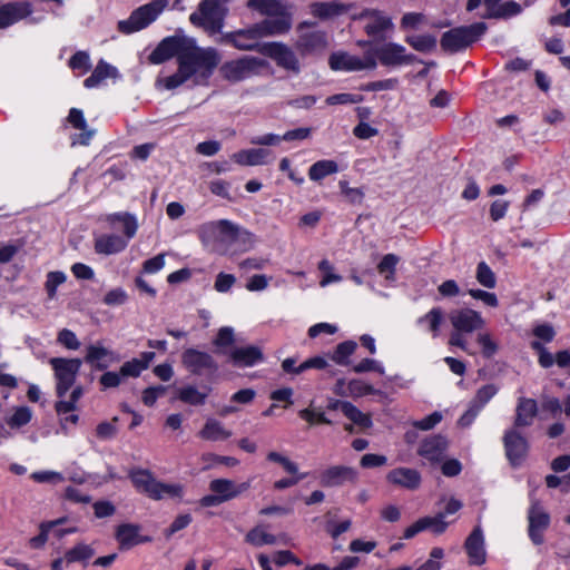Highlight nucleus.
Here are the masks:
<instances>
[{
    "mask_svg": "<svg viewBox=\"0 0 570 570\" xmlns=\"http://www.w3.org/2000/svg\"><path fill=\"white\" fill-rule=\"evenodd\" d=\"M198 236L205 246L224 255L248 252L255 244V236L250 232L228 219L203 224L198 228Z\"/></svg>",
    "mask_w": 570,
    "mask_h": 570,
    "instance_id": "1",
    "label": "nucleus"
},
{
    "mask_svg": "<svg viewBox=\"0 0 570 570\" xmlns=\"http://www.w3.org/2000/svg\"><path fill=\"white\" fill-rule=\"evenodd\" d=\"M219 63V56L213 48H200L188 38L178 58V70L165 79L167 89H175L194 76L207 78Z\"/></svg>",
    "mask_w": 570,
    "mask_h": 570,
    "instance_id": "2",
    "label": "nucleus"
},
{
    "mask_svg": "<svg viewBox=\"0 0 570 570\" xmlns=\"http://www.w3.org/2000/svg\"><path fill=\"white\" fill-rule=\"evenodd\" d=\"M291 29L288 19H265L248 29L230 32L225 36V41L239 50H258L262 46L258 39L266 36L281 35Z\"/></svg>",
    "mask_w": 570,
    "mask_h": 570,
    "instance_id": "3",
    "label": "nucleus"
},
{
    "mask_svg": "<svg viewBox=\"0 0 570 570\" xmlns=\"http://www.w3.org/2000/svg\"><path fill=\"white\" fill-rule=\"evenodd\" d=\"M449 320L453 327L449 337V345L459 347L470 355H474L475 353L469 348L465 335L473 332L479 333L483 330L485 321L482 315L472 308L463 307L451 311Z\"/></svg>",
    "mask_w": 570,
    "mask_h": 570,
    "instance_id": "4",
    "label": "nucleus"
},
{
    "mask_svg": "<svg viewBox=\"0 0 570 570\" xmlns=\"http://www.w3.org/2000/svg\"><path fill=\"white\" fill-rule=\"evenodd\" d=\"M129 478L137 491L146 494L153 500H163L166 498L180 499L184 493L183 485L160 482L156 480L153 473L148 470H132L129 473Z\"/></svg>",
    "mask_w": 570,
    "mask_h": 570,
    "instance_id": "5",
    "label": "nucleus"
},
{
    "mask_svg": "<svg viewBox=\"0 0 570 570\" xmlns=\"http://www.w3.org/2000/svg\"><path fill=\"white\" fill-rule=\"evenodd\" d=\"M228 1L229 0H203L198 6V10L190 14V22L209 32H219L223 28L224 17L227 11L225 6Z\"/></svg>",
    "mask_w": 570,
    "mask_h": 570,
    "instance_id": "6",
    "label": "nucleus"
},
{
    "mask_svg": "<svg viewBox=\"0 0 570 570\" xmlns=\"http://www.w3.org/2000/svg\"><path fill=\"white\" fill-rule=\"evenodd\" d=\"M485 31L484 22L453 28L442 35L440 45L444 51L458 52L475 42Z\"/></svg>",
    "mask_w": 570,
    "mask_h": 570,
    "instance_id": "7",
    "label": "nucleus"
},
{
    "mask_svg": "<svg viewBox=\"0 0 570 570\" xmlns=\"http://www.w3.org/2000/svg\"><path fill=\"white\" fill-rule=\"evenodd\" d=\"M168 6V0H155L136 9L127 20L118 22V29L122 33H132L146 28Z\"/></svg>",
    "mask_w": 570,
    "mask_h": 570,
    "instance_id": "8",
    "label": "nucleus"
},
{
    "mask_svg": "<svg viewBox=\"0 0 570 570\" xmlns=\"http://www.w3.org/2000/svg\"><path fill=\"white\" fill-rule=\"evenodd\" d=\"M266 65L265 60L245 56L243 58L225 62L220 67V73L230 82H239L246 78L258 75Z\"/></svg>",
    "mask_w": 570,
    "mask_h": 570,
    "instance_id": "9",
    "label": "nucleus"
},
{
    "mask_svg": "<svg viewBox=\"0 0 570 570\" xmlns=\"http://www.w3.org/2000/svg\"><path fill=\"white\" fill-rule=\"evenodd\" d=\"M49 363L57 380V395L61 399L75 384L82 362L79 358L52 357Z\"/></svg>",
    "mask_w": 570,
    "mask_h": 570,
    "instance_id": "10",
    "label": "nucleus"
},
{
    "mask_svg": "<svg viewBox=\"0 0 570 570\" xmlns=\"http://www.w3.org/2000/svg\"><path fill=\"white\" fill-rule=\"evenodd\" d=\"M528 535L534 546L544 542V532L550 525V514L538 500H532L528 510Z\"/></svg>",
    "mask_w": 570,
    "mask_h": 570,
    "instance_id": "11",
    "label": "nucleus"
},
{
    "mask_svg": "<svg viewBox=\"0 0 570 570\" xmlns=\"http://www.w3.org/2000/svg\"><path fill=\"white\" fill-rule=\"evenodd\" d=\"M259 52L272 58L276 65L287 71L298 75L301 65L296 53L286 45L281 42L264 43L259 48Z\"/></svg>",
    "mask_w": 570,
    "mask_h": 570,
    "instance_id": "12",
    "label": "nucleus"
},
{
    "mask_svg": "<svg viewBox=\"0 0 570 570\" xmlns=\"http://www.w3.org/2000/svg\"><path fill=\"white\" fill-rule=\"evenodd\" d=\"M328 65L334 71H361L375 69L376 60L372 55H366L364 59H361L347 52L338 51L330 56Z\"/></svg>",
    "mask_w": 570,
    "mask_h": 570,
    "instance_id": "13",
    "label": "nucleus"
},
{
    "mask_svg": "<svg viewBox=\"0 0 570 570\" xmlns=\"http://www.w3.org/2000/svg\"><path fill=\"white\" fill-rule=\"evenodd\" d=\"M181 363L195 375L214 374L218 370V364L209 353L193 347L184 351Z\"/></svg>",
    "mask_w": 570,
    "mask_h": 570,
    "instance_id": "14",
    "label": "nucleus"
},
{
    "mask_svg": "<svg viewBox=\"0 0 570 570\" xmlns=\"http://www.w3.org/2000/svg\"><path fill=\"white\" fill-rule=\"evenodd\" d=\"M305 24L299 27L301 33L296 41V49L302 56L315 55L324 51L328 46L327 36L321 30H304Z\"/></svg>",
    "mask_w": 570,
    "mask_h": 570,
    "instance_id": "15",
    "label": "nucleus"
},
{
    "mask_svg": "<svg viewBox=\"0 0 570 570\" xmlns=\"http://www.w3.org/2000/svg\"><path fill=\"white\" fill-rule=\"evenodd\" d=\"M503 443L508 460L513 466H519L528 454V441L517 430L511 429L505 432Z\"/></svg>",
    "mask_w": 570,
    "mask_h": 570,
    "instance_id": "16",
    "label": "nucleus"
},
{
    "mask_svg": "<svg viewBox=\"0 0 570 570\" xmlns=\"http://www.w3.org/2000/svg\"><path fill=\"white\" fill-rule=\"evenodd\" d=\"M187 39V37L181 36H171L163 39L149 55V61L158 65L169 60L174 56L178 59Z\"/></svg>",
    "mask_w": 570,
    "mask_h": 570,
    "instance_id": "17",
    "label": "nucleus"
},
{
    "mask_svg": "<svg viewBox=\"0 0 570 570\" xmlns=\"http://www.w3.org/2000/svg\"><path fill=\"white\" fill-rule=\"evenodd\" d=\"M357 472L354 468L346 465H333L325 469L320 475V482L323 487H341L344 483L356 482Z\"/></svg>",
    "mask_w": 570,
    "mask_h": 570,
    "instance_id": "18",
    "label": "nucleus"
},
{
    "mask_svg": "<svg viewBox=\"0 0 570 570\" xmlns=\"http://www.w3.org/2000/svg\"><path fill=\"white\" fill-rule=\"evenodd\" d=\"M228 358L236 367H252L264 360V354L258 346L248 345L232 348Z\"/></svg>",
    "mask_w": 570,
    "mask_h": 570,
    "instance_id": "19",
    "label": "nucleus"
},
{
    "mask_svg": "<svg viewBox=\"0 0 570 570\" xmlns=\"http://www.w3.org/2000/svg\"><path fill=\"white\" fill-rule=\"evenodd\" d=\"M470 563L481 566L485 563L487 552L484 548V537L480 525H476L469 534L464 543Z\"/></svg>",
    "mask_w": 570,
    "mask_h": 570,
    "instance_id": "20",
    "label": "nucleus"
},
{
    "mask_svg": "<svg viewBox=\"0 0 570 570\" xmlns=\"http://www.w3.org/2000/svg\"><path fill=\"white\" fill-rule=\"evenodd\" d=\"M250 488V482L246 481L237 484L229 479H215L209 483V490L219 495L223 502L237 498Z\"/></svg>",
    "mask_w": 570,
    "mask_h": 570,
    "instance_id": "21",
    "label": "nucleus"
},
{
    "mask_svg": "<svg viewBox=\"0 0 570 570\" xmlns=\"http://www.w3.org/2000/svg\"><path fill=\"white\" fill-rule=\"evenodd\" d=\"M246 7L272 19H288L287 6L279 0H248Z\"/></svg>",
    "mask_w": 570,
    "mask_h": 570,
    "instance_id": "22",
    "label": "nucleus"
},
{
    "mask_svg": "<svg viewBox=\"0 0 570 570\" xmlns=\"http://www.w3.org/2000/svg\"><path fill=\"white\" fill-rule=\"evenodd\" d=\"M448 449V440L441 434L432 435L422 441L417 453L430 460L440 461Z\"/></svg>",
    "mask_w": 570,
    "mask_h": 570,
    "instance_id": "23",
    "label": "nucleus"
},
{
    "mask_svg": "<svg viewBox=\"0 0 570 570\" xmlns=\"http://www.w3.org/2000/svg\"><path fill=\"white\" fill-rule=\"evenodd\" d=\"M32 12L29 2H14L0 7V29L28 17Z\"/></svg>",
    "mask_w": 570,
    "mask_h": 570,
    "instance_id": "24",
    "label": "nucleus"
},
{
    "mask_svg": "<svg viewBox=\"0 0 570 570\" xmlns=\"http://www.w3.org/2000/svg\"><path fill=\"white\" fill-rule=\"evenodd\" d=\"M386 480L394 484L407 490H415L421 484L420 473L410 468H397L390 471L386 475Z\"/></svg>",
    "mask_w": 570,
    "mask_h": 570,
    "instance_id": "25",
    "label": "nucleus"
},
{
    "mask_svg": "<svg viewBox=\"0 0 570 570\" xmlns=\"http://www.w3.org/2000/svg\"><path fill=\"white\" fill-rule=\"evenodd\" d=\"M140 527L132 523H124L117 528L116 539L122 550H128L141 542L149 541V538H141Z\"/></svg>",
    "mask_w": 570,
    "mask_h": 570,
    "instance_id": "26",
    "label": "nucleus"
},
{
    "mask_svg": "<svg viewBox=\"0 0 570 570\" xmlns=\"http://www.w3.org/2000/svg\"><path fill=\"white\" fill-rule=\"evenodd\" d=\"M538 413V405L533 399L520 397L515 409V428H524L532 424Z\"/></svg>",
    "mask_w": 570,
    "mask_h": 570,
    "instance_id": "27",
    "label": "nucleus"
},
{
    "mask_svg": "<svg viewBox=\"0 0 570 570\" xmlns=\"http://www.w3.org/2000/svg\"><path fill=\"white\" fill-rule=\"evenodd\" d=\"M405 48L401 45L389 42L374 50L383 66H401Z\"/></svg>",
    "mask_w": 570,
    "mask_h": 570,
    "instance_id": "28",
    "label": "nucleus"
},
{
    "mask_svg": "<svg viewBox=\"0 0 570 570\" xmlns=\"http://www.w3.org/2000/svg\"><path fill=\"white\" fill-rule=\"evenodd\" d=\"M271 151L264 148L243 149L233 154L232 159L242 166H258L264 165Z\"/></svg>",
    "mask_w": 570,
    "mask_h": 570,
    "instance_id": "29",
    "label": "nucleus"
},
{
    "mask_svg": "<svg viewBox=\"0 0 570 570\" xmlns=\"http://www.w3.org/2000/svg\"><path fill=\"white\" fill-rule=\"evenodd\" d=\"M155 356L154 352H142L140 357L125 362L119 368L122 379L138 377L142 371L149 367Z\"/></svg>",
    "mask_w": 570,
    "mask_h": 570,
    "instance_id": "30",
    "label": "nucleus"
},
{
    "mask_svg": "<svg viewBox=\"0 0 570 570\" xmlns=\"http://www.w3.org/2000/svg\"><path fill=\"white\" fill-rule=\"evenodd\" d=\"M114 355L112 351L100 344H91L86 347L85 362L97 370H105L109 366L108 358Z\"/></svg>",
    "mask_w": 570,
    "mask_h": 570,
    "instance_id": "31",
    "label": "nucleus"
},
{
    "mask_svg": "<svg viewBox=\"0 0 570 570\" xmlns=\"http://www.w3.org/2000/svg\"><path fill=\"white\" fill-rule=\"evenodd\" d=\"M347 9L348 6L338 1L314 2L311 4V13L322 20L342 16Z\"/></svg>",
    "mask_w": 570,
    "mask_h": 570,
    "instance_id": "32",
    "label": "nucleus"
},
{
    "mask_svg": "<svg viewBox=\"0 0 570 570\" xmlns=\"http://www.w3.org/2000/svg\"><path fill=\"white\" fill-rule=\"evenodd\" d=\"M394 24L390 17H386L382 11L377 12V16L371 19L364 27L365 32L379 40H384V31L393 30Z\"/></svg>",
    "mask_w": 570,
    "mask_h": 570,
    "instance_id": "33",
    "label": "nucleus"
},
{
    "mask_svg": "<svg viewBox=\"0 0 570 570\" xmlns=\"http://www.w3.org/2000/svg\"><path fill=\"white\" fill-rule=\"evenodd\" d=\"M127 242L118 235H102L96 239L95 249L99 254H116L125 249Z\"/></svg>",
    "mask_w": 570,
    "mask_h": 570,
    "instance_id": "34",
    "label": "nucleus"
},
{
    "mask_svg": "<svg viewBox=\"0 0 570 570\" xmlns=\"http://www.w3.org/2000/svg\"><path fill=\"white\" fill-rule=\"evenodd\" d=\"M199 436L207 441H219L230 438L232 432L226 430L219 421L208 419L204 428L199 431Z\"/></svg>",
    "mask_w": 570,
    "mask_h": 570,
    "instance_id": "35",
    "label": "nucleus"
},
{
    "mask_svg": "<svg viewBox=\"0 0 570 570\" xmlns=\"http://www.w3.org/2000/svg\"><path fill=\"white\" fill-rule=\"evenodd\" d=\"M337 171H338V166H337L336 161L324 159V160L316 161L315 164H313L309 167L308 176H309L311 180L318 181V180L325 178L326 176H330Z\"/></svg>",
    "mask_w": 570,
    "mask_h": 570,
    "instance_id": "36",
    "label": "nucleus"
},
{
    "mask_svg": "<svg viewBox=\"0 0 570 570\" xmlns=\"http://www.w3.org/2000/svg\"><path fill=\"white\" fill-rule=\"evenodd\" d=\"M116 68L108 65L105 61H100L92 73L85 80L83 85L87 88H94L98 86L102 80H105L108 77H115L116 76Z\"/></svg>",
    "mask_w": 570,
    "mask_h": 570,
    "instance_id": "37",
    "label": "nucleus"
},
{
    "mask_svg": "<svg viewBox=\"0 0 570 570\" xmlns=\"http://www.w3.org/2000/svg\"><path fill=\"white\" fill-rule=\"evenodd\" d=\"M235 343V335L234 330L232 327H222L215 340L213 341V344L217 347V353L223 355H228V352L226 351L227 347L233 346Z\"/></svg>",
    "mask_w": 570,
    "mask_h": 570,
    "instance_id": "38",
    "label": "nucleus"
},
{
    "mask_svg": "<svg viewBox=\"0 0 570 570\" xmlns=\"http://www.w3.org/2000/svg\"><path fill=\"white\" fill-rule=\"evenodd\" d=\"M356 346L354 341L340 343L332 354V360L338 365L350 364L348 357L355 352Z\"/></svg>",
    "mask_w": 570,
    "mask_h": 570,
    "instance_id": "39",
    "label": "nucleus"
},
{
    "mask_svg": "<svg viewBox=\"0 0 570 570\" xmlns=\"http://www.w3.org/2000/svg\"><path fill=\"white\" fill-rule=\"evenodd\" d=\"M521 12V6L515 1H507L487 12L483 18H508Z\"/></svg>",
    "mask_w": 570,
    "mask_h": 570,
    "instance_id": "40",
    "label": "nucleus"
},
{
    "mask_svg": "<svg viewBox=\"0 0 570 570\" xmlns=\"http://www.w3.org/2000/svg\"><path fill=\"white\" fill-rule=\"evenodd\" d=\"M344 415L350 419L354 424L360 425L363 429H367L372 425L370 415L362 413L352 403L345 404L343 407Z\"/></svg>",
    "mask_w": 570,
    "mask_h": 570,
    "instance_id": "41",
    "label": "nucleus"
},
{
    "mask_svg": "<svg viewBox=\"0 0 570 570\" xmlns=\"http://www.w3.org/2000/svg\"><path fill=\"white\" fill-rule=\"evenodd\" d=\"M498 391L499 389L494 384L483 385L476 391L470 403L481 411L483 406L498 393Z\"/></svg>",
    "mask_w": 570,
    "mask_h": 570,
    "instance_id": "42",
    "label": "nucleus"
},
{
    "mask_svg": "<svg viewBox=\"0 0 570 570\" xmlns=\"http://www.w3.org/2000/svg\"><path fill=\"white\" fill-rule=\"evenodd\" d=\"M406 42L421 52H430L436 47V39L433 36H412L406 38Z\"/></svg>",
    "mask_w": 570,
    "mask_h": 570,
    "instance_id": "43",
    "label": "nucleus"
},
{
    "mask_svg": "<svg viewBox=\"0 0 570 570\" xmlns=\"http://www.w3.org/2000/svg\"><path fill=\"white\" fill-rule=\"evenodd\" d=\"M32 417V412L28 406L17 407L14 413L7 419V424L11 429H20L21 426L27 425Z\"/></svg>",
    "mask_w": 570,
    "mask_h": 570,
    "instance_id": "44",
    "label": "nucleus"
},
{
    "mask_svg": "<svg viewBox=\"0 0 570 570\" xmlns=\"http://www.w3.org/2000/svg\"><path fill=\"white\" fill-rule=\"evenodd\" d=\"M246 541L256 547H262L264 544H275L276 537L265 532L261 528H254L246 534Z\"/></svg>",
    "mask_w": 570,
    "mask_h": 570,
    "instance_id": "45",
    "label": "nucleus"
},
{
    "mask_svg": "<svg viewBox=\"0 0 570 570\" xmlns=\"http://www.w3.org/2000/svg\"><path fill=\"white\" fill-rule=\"evenodd\" d=\"M476 342L482 347V355L485 358H491L498 352V344L492 340L488 332H479L476 335Z\"/></svg>",
    "mask_w": 570,
    "mask_h": 570,
    "instance_id": "46",
    "label": "nucleus"
},
{
    "mask_svg": "<svg viewBox=\"0 0 570 570\" xmlns=\"http://www.w3.org/2000/svg\"><path fill=\"white\" fill-rule=\"evenodd\" d=\"M476 279L482 286L488 288H493L497 284L494 273L484 262H481L478 265Z\"/></svg>",
    "mask_w": 570,
    "mask_h": 570,
    "instance_id": "47",
    "label": "nucleus"
},
{
    "mask_svg": "<svg viewBox=\"0 0 570 570\" xmlns=\"http://www.w3.org/2000/svg\"><path fill=\"white\" fill-rule=\"evenodd\" d=\"M205 399L206 394L200 393L194 386H187L179 391V400L191 405H200Z\"/></svg>",
    "mask_w": 570,
    "mask_h": 570,
    "instance_id": "48",
    "label": "nucleus"
},
{
    "mask_svg": "<svg viewBox=\"0 0 570 570\" xmlns=\"http://www.w3.org/2000/svg\"><path fill=\"white\" fill-rule=\"evenodd\" d=\"M94 549L87 544H78L66 553L68 562L90 559L94 556Z\"/></svg>",
    "mask_w": 570,
    "mask_h": 570,
    "instance_id": "49",
    "label": "nucleus"
},
{
    "mask_svg": "<svg viewBox=\"0 0 570 570\" xmlns=\"http://www.w3.org/2000/svg\"><path fill=\"white\" fill-rule=\"evenodd\" d=\"M66 282V275L62 272H50L47 275L45 284L49 298H53L57 287Z\"/></svg>",
    "mask_w": 570,
    "mask_h": 570,
    "instance_id": "50",
    "label": "nucleus"
},
{
    "mask_svg": "<svg viewBox=\"0 0 570 570\" xmlns=\"http://www.w3.org/2000/svg\"><path fill=\"white\" fill-rule=\"evenodd\" d=\"M426 321L429 322V328L433 333L434 336L438 335L440 325L443 321V313L441 308L434 307L432 308L425 316L421 317L419 322Z\"/></svg>",
    "mask_w": 570,
    "mask_h": 570,
    "instance_id": "51",
    "label": "nucleus"
},
{
    "mask_svg": "<svg viewBox=\"0 0 570 570\" xmlns=\"http://www.w3.org/2000/svg\"><path fill=\"white\" fill-rule=\"evenodd\" d=\"M348 394L353 397L372 394L374 389L372 385L365 384L361 380H352L347 384Z\"/></svg>",
    "mask_w": 570,
    "mask_h": 570,
    "instance_id": "52",
    "label": "nucleus"
},
{
    "mask_svg": "<svg viewBox=\"0 0 570 570\" xmlns=\"http://www.w3.org/2000/svg\"><path fill=\"white\" fill-rule=\"evenodd\" d=\"M442 413L435 411L422 420L414 421L412 424L414 428L419 430L429 431L432 430L436 424H439L442 421Z\"/></svg>",
    "mask_w": 570,
    "mask_h": 570,
    "instance_id": "53",
    "label": "nucleus"
},
{
    "mask_svg": "<svg viewBox=\"0 0 570 570\" xmlns=\"http://www.w3.org/2000/svg\"><path fill=\"white\" fill-rule=\"evenodd\" d=\"M443 556V549L433 548L430 553V559L415 570H440L441 563L438 560L442 559Z\"/></svg>",
    "mask_w": 570,
    "mask_h": 570,
    "instance_id": "54",
    "label": "nucleus"
},
{
    "mask_svg": "<svg viewBox=\"0 0 570 570\" xmlns=\"http://www.w3.org/2000/svg\"><path fill=\"white\" fill-rule=\"evenodd\" d=\"M57 340L60 344L69 350H78L80 346V342L78 341L76 334L67 328H63L59 332Z\"/></svg>",
    "mask_w": 570,
    "mask_h": 570,
    "instance_id": "55",
    "label": "nucleus"
},
{
    "mask_svg": "<svg viewBox=\"0 0 570 570\" xmlns=\"http://www.w3.org/2000/svg\"><path fill=\"white\" fill-rule=\"evenodd\" d=\"M69 66L72 69H80L88 71L91 67L89 55L85 51L76 52L69 60Z\"/></svg>",
    "mask_w": 570,
    "mask_h": 570,
    "instance_id": "56",
    "label": "nucleus"
},
{
    "mask_svg": "<svg viewBox=\"0 0 570 570\" xmlns=\"http://www.w3.org/2000/svg\"><path fill=\"white\" fill-rule=\"evenodd\" d=\"M299 416L307 421L311 425L316 423L332 424V422L322 412H315L311 409H304L299 411Z\"/></svg>",
    "mask_w": 570,
    "mask_h": 570,
    "instance_id": "57",
    "label": "nucleus"
},
{
    "mask_svg": "<svg viewBox=\"0 0 570 570\" xmlns=\"http://www.w3.org/2000/svg\"><path fill=\"white\" fill-rule=\"evenodd\" d=\"M126 301L127 293L122 288L111 289L104 297V303L109 306L122 305Z\"/></svg>",
    "mask_w": 570,
    "mask_h": 570,
    "instance_id": "58",
    "label": "nucleus"
},
{
    "mask_svg": "<svg viewBox=\"0 0 570 570\" xmlns=\"http://www.w3.org/2000/svg\"><path fill=\"white\" fill-rule=\"evenodd\" d=\"M509 206H510V203L508 200L497 199V200L492 202V204L490 206L491 219L493 222H498V220L502 219L505 216Z\"/></svg>",
    "mask_w": 570,
    "mask_h": 570,
    "instance_id": "59",
    "label": "nucleus"
},
{
    "mask_svg": "<svg viewBox=\"0 0 570 570\" xmlns=\"http://www.w3.org/2000/svg\"><path fill=\"white\" fill-rule=\"evenodd\" d=\"M338 185L342 194L346 197V199L350 203L356 204L362 202L364 194L361 189L350 187L347 181L345 180H341Z\"/></svg>",
    "mask_w": 570,
    "mask_h": 570,
    "instance_id": "60",
    "label": "nucleus"
},
{
    "mask_svg": "<svg viewBox=\"0 0 570 570\" xmlns=\"http://www.w3.org/2000/svg\"><path fill=\"white\" fill-rule=\"evenodd\" d=\"M236 278L232 274L219 273L216 277L214 287L219 293L228 292L235 284Z\"/></svg>",
    "mask_w": 570,
    "mask_h": 570,
    "instance_id": "61",
    "label": "nucleus"
},
{
    "mask_svg": "<svg viewBox=\"0 0 570 570\" xmlns=\"http://www.w3.org/2000/svg\"><path fill=\"white\" fill-rule=\"evenodd\" d=\"M387 459L385 455L367 453L361 458L360 464L362 468L371 469L382 466L386 463Z\"/></svg>",
    "mask_w": 570,
    "mask_h": 570,
    "instance_id": "62",
    "label": "nucleus"
},
{
    "mask_svg": "<svg viewBox=\"0 0 570 570\" xmlns=\"http://www.w3.org/2000/svg\"><path fill=\"white\" fill-rule=\"evenodd\" d=\"M191 522V515L186 513V514H179L174 521L173 523L170 524V527L167 529L166 531V535H171L183 529H185L186 527H188V524Z\"/></svg>",
    "mask_w": 570,
    "mask_h": 570,
    "instance_id": "63",
    "label": "nucleus"
},
{
    "mask_svg": "<svg viewBox=\"0 0 570 570\" xmlns=\"http://www.w3.org/2000/svg\"><path fill=\"white\" fill-rule=\"evenodd\" d=\"M117 433V428L112 422H101L96 428V435L101 440L112 439Z\"/></svg>",
    "mask_w": 570,
    "mask_h": 570,
    "instance_id": "64",
    "label": "nucleus"
}]
</instances>
